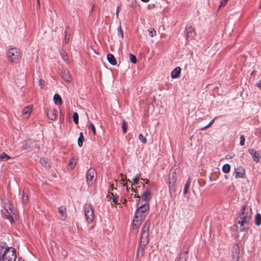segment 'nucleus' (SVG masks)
I'll return each instance as SVG.
<instances>
[{
	"mask_svg": "<svg viewBox=\"0 0 261 261\" xmlns=\"http://www.w3.org/2000/svg\"><path fill=\"white\" fill-rule=\"evenodd\" d=\"M245 170L242 167H238L235 169V178H242L245 174Z\"/></svg>",
	"mask_w": 261,
	"mask_h": 261,
	"instance_id": "ddd939ff",
	"label": "nucleus"
},
{
	"mask_svg": "<svg viewBox=\"0 0 261 261\" xmlns=\"http://www.w3.org/2000/svg\"><path fill=\"white\" fill-rule=\"evenodd\" d=\"M73 119L74 122L77 124L79 123V115L77 112L73 113Z\"/></svg>",
	"mask_w": 261,
	"mask_h": 261,
	"instance_id": "c9c22d12",
	"label": "nucleus"
},
{
	"mask_svg": "<svg viewBox=\"0 0 261 261\" xmlns=\"http://www.w3.org/2000/svg\"><path fill=\"white\" fill-rule=\"evenodd\" d=\"M185 260H186V258H185V259H184V261H185Z\"/></svg>",
	"mask_w": 261,
	"mask_h": 261,
	"instance_id": "e2e57ef3",
	"label": "nucleus"
},
{
	"mask_svg": "<svg viewBox=\"0 0 261 261\" xmlns=\"http://www.w3.org/2000/svg\"><path fill=\"white\" fill-rule=\"evenodd\" d=\"M5 209L8 213L7 215L4 214L3 217L8 219L11 223L14 222V220L17 219V215L16 214L15 210L10 204H6L5 205Z\"/></svg>",
	"mask_w": 261,
	"mask_h": 261,
	"instance_id": "20e7f679",
	"label": "nucleus"
},
{
	"mask_svg": "<svg viewBox=\"0 0 261 261\" xmlns=\"http://www.w3.org/2000/svg\"><path fill=\"white\" fill-rule=\"evenodd\" d=\"M146 184H149V180H146V182H145Z\"/></svg>",
	"mask_w": 261,
	"mask_h": 261,
	"instance_id": "5fc2aeb1",
	"label": "nucleus"
},
{
	"mask_svg": "<svg viewBox=\"0 0 261 261\" xmlns=\"http://www.w3.org/2000/svg\"><path fill=\"white\" fill-rule=\"evenodd\" d=\"M140 177V174H137L135 177L133 178L134 185H138L139 183V179Z\"/></svg>",
	"mask_w": 261,
	"mask_h": 261,
	"instance_id": "58836bf2",
	"label": "nucleus"
},
{
	"mask_svg": "<svg viewBox=\"0 0 261 261\" xmlns=\"http://www.w3.org/2000/svg\"><path fill=\"white\" fill-rule=\"evenodd\" d=\"M76 163V160L74 158H72L68 163V166L71 168H73Z\"/></svg>",
	"mask_w": 261,
	"mask_h": 261,
	"instance_id": "c756f323",
	"label": "nucleus"
},
{
	"mask_svg": "<svg viewBox=\"0 0 261 261\" xmlns=\"http://www.w3.org/2000/svg\"><path fill=\"white\" fill-rule=\"evenodd\" d=\"M144 181H142V182H141V184H143L144 183Z\"/></svg>",
	"mask_w": 261,
	"mask_h": 261,
	"instance_id": "bf43d9fd",
	"label": "nucleus"
},
{
	"mask_svg": "<svg viewBox=\"0 0 261 261\" xmlns=\"http://www.w3.org/2000/svg\"><path fill=\"white\" fill-rule=\"evenodd\" d=\"M129 56V60H130V62H132L134 64H136L137 61L136 57L132 54H130Z\"/></svg>",
	"mask_w": 261,
	"mask_h": 261,
	"instance_id": "f704fd0d",
	"label": "nucleus"
},
{
	"mask_svg": "<svg viewBox=\"0 0 261 261\" xmlns=\"http://www.w3.org/2000/svg\"><path fill=\"white\" fill-rule=\"evenodd\" d=\"M2 254L3 261H15L16 260V251L13 248H6L4 252Z\"/></svg>",
	"mask_w": 261,
	"mask_h": 261,
	"instance_id": "39448f33",
	"label": "nucleus"
},
{
	"mask_svg": "<svg viewBox=\"0 0 261 261\" xmlns=\"http://www.w3.org/2000/svg\"><path fill=\"white\" fill-rule=\"evenodd\" d=\"M227 1H228V0H221V4H220V5L219 6V7L224 6L226 4Z\"/></svg>",
	"mask_w": 261,
	"mask_h": 261,
	"instance_id": "c03bdc74",
	"label": "nucleus"
},
{
	"mask_svg": "<svg viewBox=\"0 0 261 261\" xmlns=\"http://www.w3.org/2000/svg\"><path fill=\"white\" fill-rule=\"evenodd\" d=\"M141 1H142L143 2H145V3H147L150 0H141Z\"/></svg>",
	"mask_w": 261,
	"mask_h": 261,
	"instance_id": "3c124183",
	"label": "nucleus"
},
{
	"mask_svg": "<svg viewBox=\"0 0 261 261\" xmlns=\"http://www.w3.org/2000/svg\"><path fill=\"white\" fill-rule=\"evenodd\" d=\"M142 180L143 181H145V179H142Z\"/></svg>",
	"mask_w": 261,
	"mask_h": 261,
	"instance_id": "4d7b16f0",
	"label": "nucleus"
},
{
	"mask_svg": "<svg viewBox=\"0 0 261 261\" xmlns=\"http://www.w3.org/2000/svg\"><path fill=\"white\" fill-rule=\"evenodd\" d=\"M84 140V138L83 133H81L80 135V137L77 140L78 145L80 147H82L83 146Z\"/></svg>",
	"mask_w": 261,
	"mask_h": 261,
	"instance_id": "c85d7f7f",
	"label": "nucleus"
},
{
	"mask_svg": "<svg viewBox=\"0 0 261 261\" xmlns=\"http://www.w3.org/2000/svg\"><path fill=\"white\" fill-rule=\"evenodd\" d=\"M62 76L67 82L71 81V76L68 71L64 70L62 73Z\"/></svg>",
	"mask_w": 261,
	"mask_h": 261,
	"instance_id": "5701e85b",
	"label": "nucleus"
},
{
	"mask_svg": "<svg viewBox=\"0 0 261 261\" xmlns=\"http://www.w3.org/2000/svg\"><path fill=\"white\" fill-rule=\"evenodd\" d=\"M44 83H45L44 81H43L42 80H39V85L41 86V88H43V86H44Z\"/></svg>",
	"mask_w": 261,
	"mask_h": 261,
	"instance_id": "49530a36",
	"label": "nucleus"
},
{
	"mask_svg": "<svg viewBox=\"0 0 261 261\" xmlns=\"http://www.w3.org/2000/svg\"><path fill=\"white\" fill-rule=\"evenodd\" d=\"M149 34L151 37H153L156 36V31L154 29H151L149 31Z\"/></svg>",
	"mask_w": 261,
	"mask_h": 261,
	"instance_id": "79ce46f5",
	"label": "nucleus"
},
{
	"mask_svg": "<svg viewBox=\"0 0 261 261\" xmlns=\"http://www.w3.org/2000/svg\"><path fill=\"white\" fill-rule=\"evenodd\" d=\"M56 110L55 109H49L47 111L46 114L48 118L51 120H54L56 118Z\"/></svg>",
	"mask_w": 261,
	"mask_h": 261,
	"instance_id": "aec40b11",
	"label": "nucleus"
},
{
	"mask_svg": "<svg viewBox=\"0 0 261 261\" xmlns=\"http://www.w3.org/2000/svg\"><path fill=\"white\" fill-rule=\"evenodd\" d=\"M225 177L226 178H227V176H226V175H225Z\"/></svg>",
	"mask_w": 261,
	"mask_h": 261,
	"instance_id": "680f3d73",
	"label": "nucleus"
},
{
	"mask_svg": "<svg viewBox=\"0 0 261 261\" xmlns=\"http://www.w3.org/2000/svg\"><path fill=\"white\" fill-rule=\"evenodd\" d=\"M135 197L140 198V196L139 195H138L137 196L136 195H135Z\"/></svg>",
	"mask_w": 261,
	"mask_h": 261,
	"instance_id": "864d4df0",
	"label": "nucleus"
},
{
	"mask_svg": "<svg viewBox=\"0 0 261 261\" xmlns=\"http://www.w3.org/2000/svg\"><path fill=\"white\" fill-rule=\"evenodd\" d=\"M112 195L113 196V201L117 204H119L120 203V202H119V196L115 194V195H113V194L112 193Z\"/></svg>",
	"mask_w": 261,
	"mask_h": 261,
	"instance_id": "72a5a7b5",
	"label": "nucleus"
},
{
	"mask_svg": "<svg viewBox=\"0 0 261 261\" xmlns=\"http://www.w3.org/2000/svg\"><path fill=\"white\" fill-rule=\"evenodd\" d=\"M142 201L145 202V203H148L151 198V192L150 188H147L143 192L141 196Z\"/></svg>",
	"mask_w": 261,
	"mask_h": 261,
	"instance_id": "9d476101",
	"label": "nucleus"
},
{
	"mask_svg": "<svg viewBox=\"0 0 261 261\" xmlns=\"http://www.w3.org/2000/svg\"><path fill=\"white\" fill-rule=\"evenodd\" d=\"M85 216L87 222L91 223L94 220L93 211L90 206H86L85 207Z\"/></svg>",
	"mask_w": 261,
	"mask_h": 261,
	"instance_id": "0eeeda50",
	"label": "nucleus"
},
{
	"mask_svg": "<svg viewBox=\"0 0 261 261\" xmlns=\"http://www.w3.org/2000/svg\"><path fill=\"white\" fill-rule=\"evenodd\" d=\"M187 32V38L188 39H192L194 38L195 36V32L193 28L190 26L186 29Z\"/></svg>",
	"mask_w": 261,
	"mask_h": 261,
	"instance_id": "f3484780",
	"label": "nucleus"
},
{
	"mask_svg": "<svg viewBox=\"0 0 261 261\" xmlns=\"http://www.w3.org/2000/svg\"><path fill=\"white\" fill-rule=\"evenodd\" d=\"M123 132L124 133H125L127 130V124L125 121H123L122 125Z\"/></svg>",
	"mask_w": 261,
	"mask_h": 261,
	"instance_id": "37998d69",
	"label": "nucleus"
},
{
	"mask_svg": "<svg viewBox=\"0 0 261 261\" xmlns=\"http://www.w3.org/2000/svg\"><path fill=\"white\" fill-rule=\"evenodd\" d=\"M213 122H214V120H212L207 125H206L204 127L202 128L201 130H204V129L210 127V126L213 124Z\"/></svg>",
	"mask_w": 261,
	"mask_h": 261,
	"instance_id": "a18cd8bd",
	"label": "nucleus"
},
{
	"mask_svg": "<svg viewBox=\"0 0 261 261\" xmlns=\"http://www.w3.org/2000/svg\"><path fill=\"white\" fill-rule=\"evenodd\" d=\"M139 139L143 143H146L147 142V139L141 134H139Z\"/></svg>",
	"mask_w": 261,
	"mask_h": 261,
	"instance_id": "4c0bfd02",
	"label": "nucleus"
},
{
	"mask_svg": "<svg viewBox=\"0 0 261 261\" xmlns=\"http://www.w3.org/2000/svg\"><path fill=\"white\" fill-rule=\"evenodd\" d=\"M28 201V196L25 192H23L22 195V202L23 204H27Z\"/></svg>",
	"mask_w": 261,
	"mask_h": 261,
	"instance_id": "7c9ffc66",
	"label": "nucleus"
},
{
	"mask_svg": "<svg viewBox=\"0 0 261 261\" xmlns=\"http://www.w3.org/2000/svg\"><path fill=\"white\" fill-rule=\"evenodd\" d=\"M123 186H127V185H126V184L124 183V184H123ZM126 189H127V190H128V188H127V187H126Z\"/></svg>",
	"mask_w": 261,
	"mask_h": 261,
	"instance_id": "603ef678",
	"label": "nucleus"
},
{
	"mask_svg": "<svg viewBox=\"0 0 261 261\" xmlns=\"http://www.w3.org/2000/svg\"><path fill=\"white\" fill-rule=\"evenodd\" d=\"M118 13H119V7H118L117 11H116V17H118Z\"/></svg>",
	"mask_w": 261,
	"mask_h": 261,
	"instance_id": "8fccbe9b",
	"label": "nucleus"
},
{
	"mask_svg": "<svg viewBox=\"0 0 261 261\" xmlns=\"http://www.w3.org/2000/svg\"><path fill=\"white\" fill-rule=\"evenodd\" d=\"M146 245L140 243L139 247L137 250V256L138 257H141L145 253V249L146 248Z\"/></svg>",
	"mask_w": 261,
	"mask_h": 261,
	"instance_id": "dca6fc26",
	"label": "nucleus"
},
{
	"mask_svg": "<svg viewBox=\"0 0 261 261\" xmlns=\"http://www.w3.org/2000/svg\"><path fill=\"white\" fill-rule=\"evenodd\" d=\"M176 180V175L175 172L170 173L169 175L168 186L170 189L173 187Z\"/></svg>",
	"mask_w": 261,
	"mask_h": 261,
	"instance_id": "f8f14e48",
	"label": "nucleus"
},
{
	"mask_svg": "<svg viewBox=\"0 0 261 261\" xmlns=\"http://www.w3.org/2000/svg\"><path fill=\"white\" fill-rule=\"evenodd\" d=\"M149 210V203L142 204L138 207L133 221V229H137L139 227L148 215Z\"/></svg>",
	"mask_w": 261,
	"mask_h": 261,
	"instance_id": "f03ea898",
	"label": "nucleus"
},
{
	"mask_svg": "<svg viewBox=\"0 0 261 261\" xmlns=\"http://www.w3.org/2000/svg\"><path fill=\"white\" fill-rule=\"evenodd\" d=\"M188 251H186L185 253L187 254L188 253Z\"/></svg>",
	"mask_w": 261,
	"mask_h": 261,
	"instance_id": "13d9d810",
	"label": "nucleus"
},
{
	"mask_svg": "<svg viewBox=\"0 0 261 261\" xmlns=\"http://www.w3.org/2000/svg\"><path fill=\"white\" fill-rule=\"evenodd\" d=\"M118 35L121 38L123 37V32L120 25L118 28Z\"/></svg>",
	"mask_w": 261,
	"mask_h": 261,
	"instance_id": "a19ab883",
	"label": "nucleus"
},
{
	"mask_svg": "<svg viewBox=\"0 0 261 261\" xmlns=\"http://www.w3.org/2000/svg\"><path fill=\"white\" fill-rule=\"evenodd\" d=\"M107 60L111 65H115L117 64L116 59L112 54H109L107 55Z\"/></svg>",
	"mask_w": 261,
	"mask_h": 261,
	"instance_id": "412c9836",
	"label": "nucleus"
},
{
	"mask_svg": "<svg viewBox=\"0 0 261 261\" xmlns=\"http://www.w3.org/2000/svg\"><path fill=\"white\" fill-rule=\"evenodd\" d=\"M19 56V52L15 48H11L7 52V58L11 62H15L18 60Z\"/></svg>",
	"mask_w": 261,
	"mask_h": 261,
	"instance_id": "423d86ee",
	"label": "nucleus"
},
{
	"mask_svg": "<svg viewBox=\"0 0 261 261\" xmlns=\"http://www.w3.org/2000/svg\"><path fill=\"white\" fill-rule=\"evenodd\" d=\"M41 164L44 167L47 168L49 166V161L45 158H41L40 160Z\"/></svg>",
	"mask_w": 261,
	"mask_h": 261,
	"instance_id": "b1692460",
	"label": "nucleus"
},
{
	"mask_svg": "<svg viewBox=\"0 0 261 261\" xmlns=\"http://www.w3.org/2000/svg\"><path fill=\"white\" fill-rule=\"evenodd\" d=\"M10 158V157L4 152L0 155V159L4 161H7Z\"/></svg>",
	"mask_w": 261,
	"mask_h": 261,
	"instance_id": "473e14b6",
	"label": "nucleus"
},
{
	"mask_svg": "<svg viewBox=\"0 0 261 261\" xmlns=\"http://www.w3.org/2000/svg\"><path fill=\"white\" fill-rule=\"evenodd\" d=\"M69 27H67L65 30V39L64 41L66 43H67L69 40Z\"/></svg>",
	"mask_w": 261,
	"mask_h": 261,
	"instance_id": "a878e982",
	"label": "nucleus"
},
{
	"mask_svg": "<svg viewBox=\"0 0 261 261\" xmlns=\"http://www.w3.org/2000/svg\"><path fill=\"white\" fill-rule=\"evenodd\" d=\"M60 55L64 61L66 62L68 60V56L67 53L65 51L61 50L60 52Z\"/></svg>",
	"mask_w": 261,
	"mask_h": 261,
	"instance_id": "2f4dec72",
	"label": "nucleus"
},
{
	"mask_svg": "<svg viewBox=\"0 0 261 261\" xmlns=\"http://www.w3.org/2000/svg\"><path fill=\"white\" fill-rule=\"evenodd\" d=\"M96 173L94 169L90 168L86 174L87 181L91 182L92 184L96 181Z\"/></svg>",
	"mask_w": 261,
	"mask_h": 261,
	"instance_id": "6e6552de",
	"label": "nucleus"
},
{
	"mask_svg": "<svg viewBox=\"0 0 261 261\" xmlns=\"http://www.w3.org/2000/svg\"><path fill=\"white\" fill-rule=\"evenodd\" d=\"M190 184H191V179L189 177L188 179V180H187L186 184L185 185V187H184V191H183V194L184 195H185L186 194H187V193L188 192V190L190 186Z\"/></svg>",
	"mask_w": 261,
	"mask_h": 261,
	"instance_id": "393cba45",
	"label": "nucleus"
},
{
	"mask_svg": "<svg viewBox=\"0 0 261 261\" xmlns=\"http://www.w3.org/2000/svg\"><path fill=\"white\" fill-rule=\"evenodd\" d=\"M248 152L252 155L254 161H255L256 163L259 162L260 156L257 151H256L254 149H249Z\"/></svg>",
	"mask_w": 261,
	"mask_h": 261,
	"instance_id": "4468645a",
	"label": "nucleus"
},
{
	"mask_svg": "<svg viewBox=\"0 0 261 261\" xmlns=\"http://www.w3.org/2000/svg\"><path fill=\"white\" fill-rule=\"evenodd\" d=\"M256 86L258 87L261 88V80H260L259 82L258 83H257Z\"/></svg>",
	"mask_w": 261,
	"mask_h": 261,
	"instance_id": "09e8293b",
	"label": "nucleus"
},
{
	"mask_svg": "<svg viewBox=\"0 0 261 261\" xmlns=\"http://www.w3.org/2000/svg\"><path fill=\"white\" fill-rule=\"evenodd\" d=\"M89 128L91 129L93 135H96V129H95L94 125L92 122L90 123L89 125Z\"/></svg>",
	"mask_w": 261,
	"mask_h": 261,
	"instance_id": "e433bc0d",
	"label": "nucleus"
},
{
	"mask_svg": "<svg viewBox=\"0 0 261 261\" xmlns=\"http://www.w3.org/2000/svg\"><path fill=\"white\" fill-rule=\"evenodd\" d=\"M181 72V68L179 67H177L174 68L171 72V77L173 79L178 78Z\"/></svg>",
	"mask_w": 261,
	"mask_h": 261,
	"instance_id": "6ab92c4d",
	"label": "nucleus"
},
{
	"mask_svg": "<svg viewBox=\"0 0 261 261\" xmlns=\"http://www.w3.org/2000/svg\"><path fill=\"white\" fill-rule=\"evenodd\" d=\"M232 254L233 260L238 261L239 259V247L238 245L233 246Z\"/></svg>",
	"mask_w": 261,
	"mask_h": 261,
	"instance_id": "2eb2a0df",
	"label": "nucleus"
},
{
	"mask_svg": "<svg viewBox=\"0 0 261 261\" xmlns=\"http://www.w3.org/2000/svg\"><path fill=\"white\" fill-rule=\"evenodd\" d=\"M255 224L259 226L261 224V215L259 213L257 214L255 218Z\"/></svg>",
	"mask_w": 261,
	"mask_h": 261,
	"instance_id": "bb28decb",
	"label": "nucleus"
},
{
	"mask_svg": "<svg viewBox=\"0 0 261 261\" xmlns=\"http://www.w3.org/2000/svg\"><path fill=\"white\" fill-rule=\"evenodd\" d=\"M144 181H142V182H141V184H143L144 183Z\"/></svg>",
	"mask_w": 261,
	"mask_h": 261,
	"instance_id": "052dcab7",
	"label": "nucleus"
},
{
	"mask_svg": "<svg viewBox=\"0 0 261 261\" xmlns=\"http://www.w3.org/2000/svg\"><path fill=\"white\" fill-rule=\"evenodd\" d=\"M230 170V166L228 164H224L222 167V171L225 173L229 172Z\"/></svg>",
	"mask_w": 261,
	"mask_h": 261,
	"instance_id": "cd10ccee",
	"label": "nucleus"
},
{
	"mask_svg": "<svg viewBox=\"0 0 261 261\" xmlns=\"http://www.w3.org/2000/svg\"><path fill=\"white\" fill-rule=\"evenodd\" d=\"M37 2H38V5H39L40 4V0H37Z\"/></svg>",
	"mask_w": 261,
	"mask_h": 261,
	"instance_id": "6e6d98bb",
	"label": "nucleus"
},
{
	"mask_svg": "<svg viewBox=\"0 0 261 261\" xmlns=\"http://www.w3.org/2000/svg\"><path fill=\"white\" fill-rule=\"evenodd\" d=\"M58 210L60 215V219L63 221L65 220L67 217L65 207L61 206Z\"/></svg>",
	"mask_w": 261,
	"mask_h": 261,
	"instance_id": "a211bd4d",
	"label": "nucleus"
},
{
	"mask_svg": "<svg viewBox=\"0 0 261 261\" xmlns=\"http://www.w3.org/2000/svg\"><path fill=\"white\" fill-rule=\"evenodd\" d=\"M54 101L56 105L60 106L62 103V100L58 94H55L54 96Z\"/></svg>",
	"mask_w": 261,
	"mask_h": 261,
	"instance_id": "4be33fe9",
	"label": "nucleus"
},
{
	"mask_svg": "<svg viewBox=\"0 0 261 261\" xmlns=\"http://www.w3.org/2000/svg\"><path fill=\"white\" fill-rule=\"evenodd\" d=\"M240 139V145L241 146H244L245 145V137L243 135H241Z\"/></svg>",
	"mask_w": 261,
	"mask_h": 261,
	"instance_id": "ea45409f",
	"label": "nucleus"
},
{
	"mask_svg": "<svg viewBox=\"0 0 261 261\" xmlns=\"http://www.w3.org/2000/svg\"><path fill=\"white\" fill-rule=\"evenodd\" d=\"M33 108V105H29L21 110V115L24 118H28L32 112V109Z\"/></svg>",
	"mask_w": 261,
	"mask_h": 261,
	"instance_id": "9b49d317",
	"label": "nucleus"
},
{
	"mask_svg": "<svg viewBox=\"0 0 261 261\" xmlns=\"http://www.w3.org/2000/svg\"><path fill=\"white\" fill-rule=\"evenodd\" d=\"M36 143L34 140L28 139L22 143V149L23 150H28L33 149L36 147Z\"/></svg>",
	"mask_w": 261,
	"mask_h": 261,
	"instance_id": "1a4fd4ad",
	"label": "nucleus"
},
{
	"mask_svg": "<svg viewBox=\"0 0 261 261\" xmlns=\"http://www.w3.org/2000/svg\"><path fill=\"white\" fill-rule=\"evenodd\" d=\"M260 9H261V6H260Z\"/></svg>",
	"mask_w": 261,
	"mask_h": 261,
	"instance_id": "0e129e2a",
	"label": "nucleus"
},
{
	"mask_svg": "<svg viewBox=\"0 0 261 261\" xmlns=\"http://www.w3.org/2000/svg\"><path fill=\"white\" fill-rule=\"evenodd\" d=\"M151 225L150 220L145 222L141 230L140 243L147 245L149 242V230Z\"/></svg>",
	"mask_w": 261,
	"mask_h": 261,
	"instance_id": "7ed1b4c3",
	"label": "nucleus"
},
{
	"mask_svg": "<svg viewBox=\"0 0 261 261\" xmlns=\"http://www.w3.org/2000/svg\"><path fill=\"white\" fill-rule=\"evenodd\" d=\"M128 181H129V183H131V190L132 191L135 192H136V190L132 187V186L134 185L132 183V181L130 180H129V179L127 180Z\"/></svg>",
	"mask_w": 261,
	"mask_h": 261,
	"instance_id": "de8ad7c7",
	"label": "nucleus"
},
{
	"mask_svg": "<svg viewBox=\"0 0 261 261\" xmlns=\"http://www.w3.org/2000/svg\"><path fill=\"white\" fill-rule=\"evenodd\" d=\"M251 208L246 209V206L243 205L241 208V213L237 218L238 223L240 225V229L242 231L248 229V225L252 216Z\"/></svg>",
	"mask_w": 261,
	"mask_h": 261,
	"instance_id": "f257e3e1",
	"label": "nucleus"
}]
</instances>
